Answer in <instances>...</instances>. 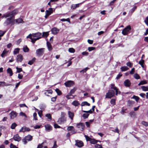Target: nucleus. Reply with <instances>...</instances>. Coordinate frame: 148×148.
<instances>
[{
    "label": "nucleus",
    "mask_w": 148,
    "mask_h": 148,
    "mask_svg": "<svg viewBox=\"0 0 148 148\" xmlns=\"http://www.w3.org/2000/svg\"><path fill=\"white\" fill-rule=\"evenodd\" d=\"M18 12V9H16L12 11L3 14L2 16V18H6L9 17L6 19L4 23V25L5 26H7L10 24L11 25H13L15 24V22L14 20V16Z\"/></svg>",
    "instance_id": "nucleus-1"
},
{
    "label": "nucleus",
    "mask_w": 148,
    "mask_h": 148,
    "mask_svg": "<svg viewBox=\"0 0 148 148\" xmlns=\"http://www.w3.org/2000/svg\"><path fill=\"white\" fill-rule=\"evenodd\" d=\"M45 52V49L41 48L38 49L36 50V56L39 57L42 56Z\"/></svg>",
    "instance_id": "nucleus-2"
},
{
    "label": "nucleus",
    "mask_w": 148,
    "mask_h": 148,
    "mask_svg": "<svg viewBox=\"0 0 148 148\" xmlns=\"http://www.w3.org/2000/svg\"><path fill=\"white\" fill-rule=\"evenodd\" d=\"M115 95V92L114 90H110L108 92L106 93V98L110 99L113 97Z\"/></svg>",
    "instance_id": "nucleus-3"
},
{
    "label": "nucleus",
    "mask_w": 148,
    "mask_h": 148,
    "mask_svg": "<svg viewBox=\"0 0 148 148\" xmlns=\"http://www.w3.org/2000/svg\"><path fill=\"white\" fill-rule=\"evenodd\" d=\"M131 28L130 25L127 26L122 31V33L124 35H127L129 31L131 30Z\"/></svg>",
    "instance_id": "nucleus-4"
},
{
    "label": "nucleus",
    "mask_w": 148,
    "mask_h": 148,
    "mask_svg": "<svg viewBox=\"0 0 148 148\" xmlns=\"http://www.w3.org/2000/svg\"><path fill=\"white\" fill-rule=\"evenodd\" d=\"M11 119H13L16 118L18 113L15 111H12L9 114Z\"/></svg>",
    "instance_id": "nucleus-5"
},
{
    "label": "nucleus",
    "mask_w": 148,
    "mask_h": 148,
    "mask_svg": "<svg viewBox=\"0 0 148 148\" xmlns=\"http://www.w3.org/2000/svg\"><path fill=\"white\" fill-rule=\"evenodd\" d=\"M75 145L78 147H81L84 146L83 143L82 141L77 140H75Z\"/></svg>",
    "instance_id": "nucleus-6"
},
{
    "label": "nucleus",
    "mask_w": 148,
    "mask_h": 148,
    "mask_svg": "<svg viewBox=\"0 0 148 148\" xmlns=\"http://www.w3.org/2000/svg\"><path fill=\"white\" fill-rule=\"evenodd\" d=\"M76 127L78 128L81 129V130H83L85 128V125L84 123H80L77 124Z\"/></svg>",
    "instance_id": "nucleus-7"
},
{
    "label": "nucleus",
    "mask_w": 148,
    "mask_h": 148,
    "mask_svg": "<svg viewBox=\"0 0 148 148\" xmlns=\"http://www.w3.org/2000/svg\"><path fill=\"white\" fill-rule=\"evenodd\" d=\"M74 82L72 81H69L64 83V84L66 86L70 87L73 86L74 85Z\"/></svg>",
    "instance_id": "nucleus-8"
},
{
    "label": "nucleus",
    "mask_w": 148,
    "mask_h": 148,
    "mask_svg": "<svg viewBox=\"0 0 148 148\" xmlns=\"http://www.w3.org/2000/svg\"><path fill=\"white\" fill-rule=\"evenodd\" d=\"M27 38H29L31 39V42L33 43H35V41L37 40H39V39L41 38V37H38L37 38H32V37L31 36V34H29L28 36L27 37Z\"/></svg>",
    "instance_id": "nucleus-9"
},
{
    "label": "nucleus",
    "mask_w": 148,
    "mask_h": 148,
    "mask_svg": "<svg viewBox=\"0 0 148 148\" xmlns=\"http://www.w3.org/2000/svg\"><path fill=\"white\" fill-rule=\"evenodd\" d=\"M59 29L56 27H53L51 30L52 34L54 35L57 34L59 32Z\"/></svg>",
    "instance_id": "nucleus-10"
},
{
    "label": "nucleus",
    "mask_w": 148,
    "mask_h": 148,
    "mask_svg": "<svg viewBox=\"0 0 148 148\" xmlns=\"http://www.w3.org/2000/svg\"><path fill=\"white\" fill-rule=\"evenodd\" d=\"M31 35V36L35 38H41V33L40 32H37L35 33H33L32 34H30Z\"/></svg>",
    "instance_id": "nucleus-11"
},
{
    "label": "nucleus",
    "mask_w": 148,
    "mask_h": 148,
    "mask_svg": "<svg viewBox=\"0 0 148 148\" xmlns=\"http://www.w3.org/2000/svg\"><path fill=\"white\" fill-rule=\"evenodd\" d=\"M14 140L17 142H19L21 140V138L19 136L18 134L15 135L13 137Z\"/></svg>",
    "instance_id": "nucleus-12"
},
{
    "label": "nucleus",
    "mask_w": 148,
    "mask_h": 148,
    "mask_svg": "<svg viewBox=\"0 0 148 148\" xmlns=\"http://www.w3.org/2000/svg\"><path fill=\"white\" fill-rule=\"evenodd\" d=\"M124 84L126 87H129L131 84L130 81L128 79H127L124 81Z\"/></svg>",
    "instance_id": "nucleus-13"
},
{
    "label": "nucleus",
    "mask_w": 148,
    "mask_h": 148,
    "mask_svg": "<svg viewBox=\"0 0 148 148\" xmlns=\"http://www.w3.org/2000/svg\"><path fill=\"white\" fill-rule=\"evenodd\" d=\"M14 21L15 24H19L20 23H22L24 22L23 20L21 18H18V19H14Z\"/></svg>",
    "instance_id": "nucleus-14"
},
{
    "label": "nucleus",
    "mask_w": 148,
    "mask_h": 148,
    "mask_svg": "<svg viewBox=\"0 0 148 148\" xmlns=\"http://www.w3.org/2000/svg\"><path fill=\"white\" fill-rule=\"evenodd\" d=\"M46 130L48 131L49 132L52 129V127L49 124H47L45 126Z\"/></svg>",
    "instance_id": "nucleus-15"
},
{
    "label": "nucleus",
    "mask_w": 148,
    "mask_h": 148,
    "mask_svg": "<svg viewBox=\"0 0 148 148\" xmlns=\"http://www.w3.org/2000/svg\"><path fill=\"white\" fill-rule=\"evenodd\" d=\"M23 60V56L19 54L17 56L16 58V60L17 62H21Z\"/></svg>",
    "instance_id": "nucleus-16"
},
{
    "label": "nucleus",
    "mask_w": 148,
    "mask_h": 148,
    "mask_svg": "<svg viewBox=\"0 0 148 148\" xmlns=\"http://www.w3.org/2000/svg\"><path fill=\"white\" fill-rule=\"evenodd\" d=\"M68 114L69 117L70 118L71 120H73V118L74 116V113L70 111H69Z\"/></svg>",
    "instance_id": "nucleus-17"
},
{
    "label": "nucleus",
    "mask_w": 148,
    "mask_h": 148,
    "mask_svg": "<svg viewBox=\"0 0 148 148\" xmlns=\"http://www.w3.org/2000/svg\"><path fill=\"white\" fill-rule=\"evenodd\" d=\"M30 130L29 128L28 127H23L20 130V132H24L26 131H29Z\"/></svg>",
    "instance_id": "nucleus-18"
},
{
    "label": "nucleus",
    "mask_w": 148,
    "mask_h": 148,
    "mask_svg": "<svg viewBox=\"0 0 148 148\" xmlns=\"http://www.w3.org/2000/svg\"><path fill=\"white\" fill-rule=\"evenodd\" d=\"M53 12V9L51 8H50L49 9V10H46L45 11L46 13L48 14V15H50Z\"/></svg>",
    "instance_id": "nucleus-19"
},
{
    "label": "nucleus",
    "mask_w": 148,
    "mask_h": 148,
    "mask_svg": "<svg viewBox=\"0 0 148 148\" xmlns=\"http://www.w3.org/2000/svg\"><path fill=\"white\" fill-rule=\"evenodd\" d=\"M8 52V51H7L5 49L3 51L2 54L1 55V56L2 57H3L6 55Z\"/></svg>",
    "instance_id": "nucleus-20"
},
{
    "label": "nucleus",
    "mask_w": 148,
    "mask_h": 148,
    "mask_svg": "<svg viewBox=\"0 0 148 148\" xmlns=\"http://www.w3.org/2000/svg\"><path fill=\"white\" fill-rule=\"evenodd\" d=\"M46 92L44 93L47 96H49V94H51L52 93V91L51 90H49L45 91Z\"/></svg>",
    "instance_id": "nucleus-21"
},
{
    "label": "nucleus",
    "mask_w": 148,
    "mask_h": 148,
    "mask_svg": "<svg viewBox=\"0 0 148 148\" xmlns=\"http://www.w3.org/2000/svg\"><path fill=\"white\" fill-rule=\"evenodd\" d=\"M66 121V118L65 117H61L59 119L58 121H60L61 123H63Z\"/></svg>",
    "instance_id": "nucleus-22"
},
{
    "label": "nucleus",
    "mask_w": 148,
    "mask_h": 148,
    "mask_svg": "<svg viewBox=\"0 0 148 148\" xmlns=\"http://www.w3.org/2000/svg\"><path fill=\"white\" fill-rule=\"evenodd\" d=\"M47 46L49 51H51L52 49V47L50 43L47 41Z\"/></svg>",
    "instance_id": "nucleus-23"
},
{
    "label": "nucleus",
    "mask_w": 148,
    "mask_h": 148,
    "mask_svg": "<svg viewBox=\"0 0 148 148\" xmlns=\"http://www.w3.org/2000/svg\"><path fill=\"white\" fill-rule=\"evenodd\" d=\"M120 69L122 71H125L128 70L129 68L127 66H123L121 67Z\"/></svg>",
    "instance_id": "nucleus-24"
},
{
    "label": "nucleus",
    "mask_w": 148,
    "mask_h": 148,
    "mask_svg": "<svg viewBox=\"0 0 148 148\" xmlns=\"http://www.w3.org/2000/svg\"><path fill=\"white\" fill-rule=\"evenodd\" d=\"M36 58H33L31 60H29L28 63V64L30 65H32L35 61Z\"/></svg>",
    "instance_id": "nucleus-25"
},
{
    "label": "nucleus",
    "mask_w": 148,
    "mask_h": 148,
    "mask_svg": "<svg viewBox=\"0 0 148 148\" xmlns=\"http://www.w3.org/2000/svg\"><path fill=\"white\" fill-rule=\"evenodd\" d=\"M135 103V102L132 100H129L127 101V105L130 106L133 105Z\"/></svg>",
    "instance_id": "nucleus-26"
},
{
    "label": "nucleus",
    "mask_w": 148,
    "mask_h": 148,
    "mask_svg": "<svg viewBox=\"0 0 148 148\" xmlns=\"http://www.w3.org/2000/svg\"><path fill=\"white\" fill-rule=\"evenodd\" d=\"M138 64L141 66L143 68H144V60L141 59V60L139 62Z\"/></svg>",
    "instance_id": "nucleus-27"
},
{
    "label": "nucleus",
    "mask_w": 148,
    "mask_h": 148,
    "mask_svg": "<svg viewBox=\"0 0 148 148\" xmlns=\"http://www.w3.org/2000/svg\"><path fill=\"white\" fill-rule=\"evenodd\" d=\"M81 106H90V104L88 103L87 101H83L82 103Z\"/></svg>",
    "instance_id": "nucleus-28"
},
{
    "label": "nucleus",
    "mask_w": 148,
    "mask_h": 148,
    "mask_svg": "<svg viewBox=\"0 0 148 148\" xmlns=\"http://www.w3.org/2000/svg\"><path fill=\"white\" fill-rule=\"evenodd\" d=\"M7 73L10 74V76H12L13 73L12 72V71L11 68H8V69H7Z\"/></svg>",
    "instance_id": "nucleus-29"
},
{
    "label": "nucleus",
    "mask_w": 148,
    "mask_h": 148,
    "mask_svg": "<svg viewBox=\"0 0 148 148\" xmlns=\"http://www.w3.org/2000/svg\"><path fill=\"white\" fill-rule=\"evenodd\" d=\"M25 138L27 141H31L32 139V137L30 135H28L25 137Z\"/></svg>",
    "instance_id": "nucleus-30"
},
{
    "label": "nucleus",
    "mask_w": 148,
    "mask_h": 148,
    "mask_svg": "<svg viewBox=\"0 0 148 148\" xmlns=\"http://www.w3.org/2000/svg\"><path fill=\"white\" fill-rule=\"evenodd\" d=\"M72 104L73 106H78L80 104L78 101L76 100L73 101V102L72 103Z\"/></svg>",
    "instance_id": "nucleus-31"
},
{
    "label": "nucleus",
    "mask_w": 148,
    "mask_h": 148,
    "mask_svg": "<svg viewBox=\"0 0 148 148\" xmlns=\"http://www.w3.org/2000/svg\"><path fill=\"white\" fill-rule=\"evenodd\" d=\"M147 83V82L146 80H143L140 82L138 84V86H139L140 85L146 84Z\"/></svg>",
    "instance_id": "nucleus-32"
},
{
    "label": "nucleus",
    "mask_w": 148,
    "mask_h": 148,
    "mask_svg": "<svg viewBox=\"0 0 148 148\" xmlns=\"http://www.w3.org/2000/svg\"><path fill=\"white\" fill-rule=\"evenodd\" d=\"M76 89L77 88H74L73 89H71L69 93V94H70V95H71L72 94H73Z\"/></svg>",
    "instance_id": "nucleus-33"
},
{
    "label": "nucleus",
    "mask_w": 148,
    "mask_h": 148,
    "mask_svg": "<svg viewBox=\"0 0 148 148\" xmlns=\"http://www.w3.org/2000/svg\"><path fill=\"white\" fill-rule=\"evenodd\" d=\"M23 51L24 52H26L29 51V49L27 46H25L23 48Z\"/></svg>",
    "instance_id": "nucleus-34"
},
{
    "label": "nucleus",
    "mask_w": 148,
    "mask_h": 148,
    "mask_svg": "<svg viewBox=\"0 0 148 148\" xmlns=\"http://www.w3.org/2000/svg\"><path fill=\"white\" fill-rule=\"evenodd\" d=\"M98 141L94 139H91L90 141V143L92 144H95L97 143Z\"/></svg>",
    "instance_id": "nucleus-35"
},
{
    "label": "nucleus",
    "mask_w": 148,
    "mask_h": 148,
    "mask_svg": "<svg viewBox=\"0 0 148 148\" xmlns=\"http://www.w3.org/2000/svg\"><path fill=\"white\" fill-rule=\"evenodd\" d=\"M141 88L144 91H148V87L147 86H142Z\"/></svg>",
    "instance_id": "nucleus-36"
},
{
    "label": "nucleus",
    "mask_w": 148,
    "mask_h": 148,
    "mask_svg": "<svg viewBox=\"0 0 148 148\" xmlns=\"http://www.w3.org/2000/svg\"><path fill=\"white\" fill-rule=\"evenodd\" d=\"M17 124L15 123H13L11 125V128L12 129H15L16 127L17 126Z\"/></svg>",
    "instance_id": "nucleus-37"
},
{
    "label": "nucleus",
    "mask_w": 148,
    "mask_h": 148,
    "mask_svg": "<svg viewBox=\"0 0 148 148\" xmlns=\"http://www.w3.org/2000/svg\"><path fill=\"white\" fill-rule=\"evenodd\" d=\"M19 49L18 48H16L14 50L13 53L14 55H16L19 52Z\"/></svg>",
    "instance_id": "nucleus-38"
},
{
    "label": "nucleus",
    "mask_w": 148,
    "mask_h": 148,
    "mask_svg": "<svg viewBox=\"0 0 148 148\" xmlns=\"http://www.w3.org/2000/svg\"><path fill=\"white\" fill-rule=\"evenodd\" d=\"M132 99H135L136 101V102H138V100L139 99V98L137 96H136L135 95H134L133 97L132 98Z\"/></svg>",
    "instance_id": "nucleus-39"
},
{
    "label": "nucleus",
    "mask_w": 148,
    "mask_h": 148,
    "mask_svg": "<svg viewBox=\"0 0 148 148\" xmlns=\"http://www.w3.org/2000/svg\"><path fill=\"white\" fill-rule=\"evenodd\" d=\"M49 35L48 32H44L42 33V36L47 37Z\"/></svg>",
    "instance_id": "nucleus-40"
},
{
    "label": "nucleus",
    "mask_w": 148,
    "mask_h": 148,
    "mask_svg": "<svg viewBox=\"0 0 148 148\" xmlns=\"http://www.w3.org/2000/svg\"><path fill=\"white\" fill-rule=\"evenodd\" d=\"M134 77L136 79H139L140 78V76L137 73H136L134 75Z\"/></svg>",
    "instance_id": "nucleus-41"
},
{
    "label": "nucleus",
    "mask_w": 148,
    "mask_h": 148,
    "mask_svg": "<svg viewBox=\"0 0 148 148\" xmlns=\"http://www.w3.org/2000/svg\"><path fill=\"white\" fill-rule=\"evenodd\" d=\"M89 114L88 113H84L83 114L82 116L84 119H86L88 118L89 116Z\"/></svg>",
    "instance_id": "nucleus-42"
},
{
    "label": "nucleus",
    "mask_w": 148,
    "mask_h": 148,
    "mask_svg": "<svg viewBox=\"0 0 148 148\" xmlns=\"http://www.w3.org/2000/svg\"><path fill=\"white\" fill-rule=\"evenodd\" d=\"M69 51L70 53H74L75 52V50L72 48H71L69 49Z\"/></svg>",
    "instance_id": "nucleus-43"
},
{
    "label": "nucleus",
    "mask_w": 148,
    "mask_h": 148,
    "mask_svg": "<svg viewBox=\"0 0 148 148\" xmlns=\"http://www.w3.org/2000/svg\"><path fill=\"white\" fill-rule=\"evenodd\" d=\"M111 104L114 105L115 104V100L114 99H112L110 101Z\"/></svg>",
    "instance_id": "nucleus-44"
},
{
    "label": "nucleus",
    "mask_w": 148,
    "mask_h": 148,
    "mask_svg": "<svg viewBox=\"0 0 148 148\" xmlns=\"http://www.w3.org/2000/svg\"><path fill=\"white\" fill-rule=\"evenodd\" d=\"M55 90L58 94V95H60L62 94L61 91L59 89L57 88Z\"/></svg>",
    "instance_id": "nucleus-45"
},
{
    "label": "nucleus",
    "mask_w": 148,
    "mask_h": 148,
    "mask_svg": "<svg viewBox=\"0 0 148 148\" xmlns=\"http://www.w3.org/2000/svg\"><path fill=\"white\" fill-rule=\"evenodd\" d=\"M85 137L86 138V140L87 141H90L91 138L88 137V136L86 135H84Z\"/></svg>",
    "instance_id": "nucleus-46"
},
{
    "label": "nucleus",
    "mask_w": 148,
    "mask_h": 148,
    "mask_svg": "<svg viewBox=\"0 0 148 148\" xmlns=\"http://www.w3.org/2000/svg\"><path fill=\"white\" fill-rule=\"evenodd\" d=\"M112 131L115 132L119 134V130L117 127L115 128V130H112Z\"/></svg>",
    "instance_id": "nucleus-47"
},
{
    "label": "nucleus",
    "mask_w": 148,
    "mask_h": 148,
    "mask_svg": "<svg viewBox=\"0 0 148 148\" xmlns=\"http://www.w3.org/2000/svg\"><path fill=\"white\" fill-rule=\"evenodd\" d=\"M111 87L110 88L111 89H113L114 90L116 89V87H115L114 85V84H111Z\"/></svg>",
    "instance_id": "nucleus-48"
},
{
    "label": "nucleus",
    "mask_w": 148,
    "mask_h": 148,
    "mask_svg": "<svg viewBox=\"0 0 148 148\" xmlns=\"http://www.w3.org/2000/svg\"><path fill=\"white\" fill-rule=\"evenodd\" d=\"M83 112H85V113H89L91 114V113H92L93 111L91 109L90 110L88 111L83 110Z\"/></svg>",
    "instance_id": "nucleus-49"
},
{
    "label": "nucleus",
    "mask_w": 148,
    "mask_h": 148,
    "mask_svg": "<svg viewBox=\"0 0 148 148\" xmlns=\"http://www.w3.org/2000/svg\"><path fill=\"white\" fill-rule=\"evenodd\" d=\"M83 112H85V113H89L91 114V113H92L93 111L91 109L90 110L88 111L83 110Z\"/></svg>",
    "instance_id": "nucleus-50"
},
{
    "label": "nucleus",
    "mask_w": 148,
    "mask_h": 148,
    "mask_svg": "<svg viewBox=\"0 0 148 148\" xmlns=\"http://www.w3.org/2000/svg\"><path fill=\"white\" fill-rule=\"evenodd\" d=\"M46 116L47 117V118L49 119H51V115L50 114H46Z\"/></svg>",
    "instance_id": "nucleus-51"
},
{
    "label": "nucleus",
    "mask_w": 148,
    "mask_h": 148,
    "mask_svg": "<svg viewBox=\"0 0 148 148\" xmlns=\"http://www.w3.org/2000/svg\"><path fill=\"white\" fill-rule=\"evenodd\" d=\"M33 117L34 119L35 120H37V114L36 112H34L33 114Z\"/></svg>",
    "instance_id": "nucleus-52"
},
{
    "label": "nucleus",
    "mask_w": 148,
    "mask_h": 148,
    "mask_svg": "<svg viewBox=\"0 0 148 148\" xmlns=\"http://www.w3.org/2000/svg\"><path fill=\"white\" fill-rule=\"evenodd\" d=\"M126 65L130 67H131L133 66V64L130 62H128L126 63Z\"/></svg>",
    "instance_id": "nucleus-53"
},
{
    "label": "nucleus",
    "mask_w": 148,
    "mask_h": 148,
    "mask_svg": "<svg viewBox=\"0 0 148 148\" xmlns=\"http://www.w3.org/2000/svg\"><path fill=\"white\" fill-rule=\"evenodd\" d=\"M95 47H88V50L89 51H90L95 50Z\"/></svg>",
    "instance_id": "nucleus-54"
},
{
    "label": "nucleus",
    "mask_w": 148,
    "mask_h": 148,
    "mask_svg": "<svg viewBox=\"0 0 148 148\" xmlns=\"http://www.w3.org/2000/svg\"><path fill=\"white\" fill-rule=\"evenodd\" d=\"M114 90L116 91V95H117L118 94H120L121 93L120 91L119 90V89L116 88V89L115 90Z\"/></svg>",
    "instance_id": "nucleus-55"
},
{
    "label": "nucleus",
    "mask_w": 148,
    "mask_h": 148,
    "mask_svg": "<svg viewBox=\"0 0 148 148\" xmlns=\"http://www.w3.org/2000/svg\"><path fill=\"white\" fill-rule=\"evenodd\" d=\"M16 69L17 70V73H20L22 71V70L21 68H18V67H16Z\"/></svg>",
    "instance_id": "nucleus-56"
},
{
    "label": "nucleus",
    "mask_w": 148,
    "mask_h": 148,
    "mask_svg": "<svg viewBox=\"0 0 148 148\" xmlns=\"http://www.w3.org/2000/svg\"><path fill=\"white\" fill-rule=\"evenodd\" d=\"M122 76V74L121 73H119L117 75L116 77V79H119Z\"/></svg>",
    "instance_id": "nucleus-57"
},
{
    "label": "nucleus",
    "mask_w": 148,
    "mask_h": 148,
    "mask_svg": "<svg viewBox=\"0 0 148 148\" xmlns=\"http://www.w3.org/2000/svg\"><path fill=\"white\" fill-rule=\"evenodd\" d=\"M19 115L21 116H25L26 117H27V116L24 113L22 112H21L20 113Z\"/></svg>",
    "instance_id": "nucleus-58"
},
{
    "label": "nucleus",
    "mask_w": 148,
    "mask_h": 148,
    "mask_svg": "<svg viewBox=\"0 0 148 148\" xmlns=\"http://www.w3.org/2000/svg\"><path fill=\"white\" fill-rule=\"evenodd\" d=\"M43 143H42L41 144H39L37 148H42L43 147Z\"/></svg>",
    "instance_id": "nucleus-59"
},
{
    "label": "nucleus",
    "mask_w": 148,
    "mask_h": 148,
    "mask_svg": "<svg viewBox=\"0 0 148 148\" xmlns=\"http://www.w3.org/2000/svg\"><path fill=\"white\" fill-rule=\"evenodd\" d=\"M24 144H26L27 143V140L25 139V138H23L22 140Z\"/></svg>",
    "instance_id": "nucleus-60"
},
{
    "label": "nucleus",
    "mask_w": 148,
    "mask_h": 148,
    "mask_svg": "<svg viewBox=\"0 0 148 148\" xmlns=\"http://www.w3.org/2000/svg\"><path fill=\"white\" fill-rule=\"evenodd\" d=\"M95 147L96 148H102V147L101 145L96 144L95 145Z\"/></svg>",
    "instance_id": "nucleus-61"
},
{
    "label": "nucleus",
    "mask_w": 148,
    "mask_h": 148,
    "mask_svg": "<svg viewBox=\"0 0 148 148\" xmlns=\"http://www.w3.org/2000/svg\"><path fill=\"white\" fill-rule=\"evenodd\" d=\"M142 124L143 125L146 126H147L148 125V123L147 122H145L144 121H142Z\"/></svg>",
    "instance_id": "nucleus-62"
},
{
    "label": "nucleus",
    "mask_w": 148,
    "mask_h": 148,
    "mask_svg": "<svg viewBox=\"0 0 148 148\" xmlns=\"http://www.w3.org/2000/svg\"><path fill=\"white\" fill-rule=\"evenodd\" d=\"M10 148H18V147H16L15 145H14L12 143H11L10 146Z\"/></svg>",
    "instance_id": "nucleus-63"
},
{
    "label": "nucleus",
    "mask_w": 148,
    "mask_h": 148,
    "mask_svg": "<svg viewBox=\"0 0 148 148\" xmlns=\"http://www.w3.org/2000/svg\"><path fill=\"white\" fill-rule=\"evenodd\" d=\"M145 22L146 24L148 25V17H147L146 18L145 20Z\"/></svg>",
    "instance_id": "nucleus-64"
}]
</instances>
